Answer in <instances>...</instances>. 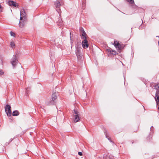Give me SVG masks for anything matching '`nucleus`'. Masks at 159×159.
I'll return each instance as SVG.
<instances>
[{
	"instance_id": "obj_11",
	"label": "nucleus",
	"mask_w": 159,
	"mask_h": 159,
	"mask_svg": "<svg viewBox=\"0 0 159 159\" xmlns=\"http://www.w3.org/2000/svg\"><path fill=\"white\" fill-rule=\"evenodd\" d=\"M129 4H131L133 7H136L134 0H126Z\"/></svg>"
},
{
	"instance_id": "obj_19",
	"label": "nucleus",
	"mask_w": 159,
	"mask_h": 159,
	"mask_svg": "<svg viewBox=\"0 0 159 159\" xmlns=\"http://www.w3.org/2000/svg\"><path fill=\"white\" fill-rule=\"evenodd\" d=\"M10 45L11 47L12 48H14L15 47V45L14 42H11Z\"/></svg>"
},
{
	"instance_id": "obj_25",
	"label": "nucleus",
	"mask_w": 159,
	"mask_h": 159,
	"mask_svg": "<svg viewBox=\"0 0 159 159\" xmlns=\"http://www.w3.org/2000/svg\"><path fill=\"white\" fill-rule=\"evenodd\" d=\"M2 7H1V5L0 4V12L2 11Z\"/></svg>"
},
{
	"instance_id": "obj_15",
	"label": "nucleus",
	"mask_w": 159,
	"mask_h": 159,
	"mask_svg": "<svg viewBox=\"0 0 159 159\" xmlns=\"http://www.w3.org/2000/svg\"><path fill=\"white\" fill-rule=\"evenodd\" d=\"M104 133L106 137L107 138V139L110 141V142H112V141L111 140V139L109 136H107V130L104 129Z\"/></svg>"
},
{
	"instance_id": "obj_2",
	"label": "nucleus",
	"mask_w": 159,
	"mask_h": 159,
	"mask_svg": "<svg viewBox=\"0 0 159 159\" xmlns=\"http://www.w3.org/2000/svg\"><path fill=\"white\" fill-rule=\"evenodd\" d=\"M81 48L76 47V54L78 59H80L81 57Z\"/></svg>"
},
{
	"instance_id": "obj_1",
	"label": "nucleus",
	"mask_w": 159,
	"mask_h": 159,
	"mask_svg": "<svg viewBox=\"0 0 159 159\" xmlns=\"http://www.w3.org/2000/svg\"><path fill=\"white\" fill-rule=\"evenodd\" d=\"M5 110L7 116H11V111L10 105H7L5 108Z\"/></svg>"
},
{
	"instance_id": "obj_23",
	"label": "nucleus",
	"mask_w": 159,
	"mask_h": 159,
	"mask_svg": "<svg viewBox=\"0 0 159 159\" xmlns=\"http://www.w3.org/2000/svg\"><path fill=\"white\" fill-rule=\"evenodd\" d=\"M78 154L80 156H82V153L81 152H79Z\"/></svg>"
},
{
	"instance_id": "obj_4",
	"label": "nucleus",
	"mask_w": 159,
	"mask_h": 159,
	"mask_svg": "<svg viewBox=\"0 0 159 159\" xmlns=\"http://www.w3.org/2000/svg\"><path fill=\"white\" fill-rule=\"evenodd\" d=\"M18 62V61L17 59L16 56L13 55V57L11 59V63L13 66L14 68H15Z\"/></svg>"
},
{
	"instance_id": "obj_24",
	"label": "nucleus",
	"mask_w": 159,
	"mask_h": 159,
	"mask_svg": "<svg viewBox=\"0 0 159 159\" xmlns=\"http://www.w3.org/2000/svg\"><path fill=\"white\" fill-rule=\"evenodd\" d=\"M4 73L2 71L0 70V75H2Z\"/></svg>"
},
{
	"instance_id": "obj_27",
	"label": "nucleus",
	"mask_w": 159,
	"mask_h": 159,
	"mask_svg": "<svg viewBox=\"0 0 159 159\" xmlns=\"http://www.w3.org/2000/svg\"><path fill=\"white\" fill-rule=\"evenodd\" d=\"M50 103L51 104H52V102H50Z\"/></svg>"
},
{
	"instance_id": "obj_7",
	"label": "nucleus",
	"mask_w": 159,
	"mask_h": 159,
	"mask_svg": "<svg viewBox=\"0 0 159 159\" xmlns=\"http://www.w3.org/2000/svg\"><path fill=\"white\" fill-rule=\"evenodd\" d=\"M84 40L82 42V47L84 48H87L88 47L89 44L87 39H84Z\"/></svg>"
},
{
	"instance_id": "obj_17",
	"label": "nucleus",
	"mask_w": 159,
	"mask_h": 159,
	"mask_svg": "<svg viewBox=\"0 0 159 159\" xmlns=\"http://www.w3.org/2000/svg\"><path fill=\"white\" fill-rule=\"evenodd\" d=\"M19 114V112L17 110H15L13 111L12 113V116H17Z\"/></svg>"
},
{
	"instance_id": "obj_8",
	"label": "nucleus",
	"mask_w": 159,
	"mask_h": 159,
	"mask_svg": "<svg viewBox=\"0 0 159 159\" xmlns=\"http://www.w3.org/2000/svg\"><path fill=\"white\" fill-rule=\"evenodd\" d=\"M155 99L156 101L157 104H158L159 102V90H157L156 92V97H155Z\"/></svg>"
},
{
	"instance_id": "obj_21",
	"label": "nucleus",
	"mask_w": 159,
	"mask_h": 159,
	"mask_svg": "<svg viewBox=\"0 0 159 159\" xmlns=\"http://www.w3.org/2000/svg\"><path fill=\"white\" fill-rule=\"evenodd\" d=\"M30 88H26V89L25 92L27 94L28 93V91H29V89H30Z\"/></svg>"
},
{
	"instance_id": "obj_16",
	"label": "nucleus",
	"mask_w": 159,
	"mask_h": 159,
	"mask_svg": "<svg viewBox=\"0 0 159 159\" xmlns=\"http://www.w3.org/2000/svg\"><path fill=\"white\" fill-rule=\"evenodd\" d=\"M22 20L20 21L19 23V25L20 27V28H23L24 25H25V23H24L23 21Z\"/></svg>"
},
{
	"instance_id": "obj_13",
	"label": "nucleus",
	"mask_w": 159,
	"mask_h": 159,
	"mask_svg": "<svg viewBox=\"0 0 159 159\" xmlns=\"http://www.w3.org/2000/svg\"><path fill=\"white\" fill-rule=\"evenodd\" d=\"M55 4L56 8H59L61 6L60 2L58 0L56 1L55 2Z\"/></svg>"
},
{
	"instance_id": "obj_9",
	"label": "nucleus",
	"mask_w": 159,
	"mask_h": 159,
	"mask_svg": "<svg viewBox=\"0 0 159 159\" xmlns=\"http://www.w3.org/2000/svg\"><path fill=\"white\" fill-rule=\"evenodd\" d=\"M8 3V5L10 6H13L16 7H18V6L17 4L13 1H9Z\"/></svg>"
},
{
	"instance_id": "obj_14",
	"label": "nucleus",
	"mask_w": 159,
	"mask_h": 159,
	"mask_svg": "<svg viewBox=\"0 0 159 159\" xmlns=\"http://www.w3.org/2000/svg\"><path fill=\"white\" fill-rule=\"evenodd\" d=\"M107 51L108 52H109L111 54L115 55L116 54V52L115 51H114L112 50V49H111V48H110L108 49L107 50Z\"/></svg>"
},
{
	"instance_id": "obj_12",
	"label": "nucleus",
	"mask_w": 159,
	"mask_h": 159,
	"mask_svg": "<svg viewBox=\"0 0 159 159\" xmlns=\"http://www.w3.org/2000/svg\"><path fill=\"white\" fill-rule=\"evenodd\" d=\"M57 93H54L52 95V99L53 101H54L57 98Z\"/></svg>"
},
{
	"instance_id": "obj_10",
	"label": "nucleus",
	"mask_w": 159,
	"mask_h": 159,
	"mask_svg": "<svg viewBox=\"0 0 159 159\" xmlns=\"http://www.w3.org/2000/svg\"><path fill=\"white\" fill-rule=\"evenodd\" d=\"M113 45H114L116 48H118L119 49H120V44L117 41H114Z\"/></svg>"
},
{
	"instance_id": "obj_18",
	"label": "nucleus",
	"mask_w": 159,
	"mask_h": 159,
	"mask_svg": "<svg viewBox=\"0 0 159 159\" xmlns=\"http://www.w3.org/2000/svg\"><path fill=\"white\" fill-rule=\"evenodd\" d=\"M155 88L157 90H159V83H157L154 86Z\"/></svg>"
},
{
	"instance_id": "obj_26",
	"label": "nucleus",
	"mask_w": 159,
	"mask_h": 159,
	"mask_svg": "<svg viewBox=\"0 0 159 159\" xmlns=\"http://www.w3.org/2000/svg\"><path fill=\"white\" fill-rule=\"evenodd\" d=\"M70 34L71 35V32H70ZM71 36L70 35V40H71Z\"/></svg>"
},
{
	"instance_id": "obj_3",
	"label": "nucleus",
	"mask_w": 159,
	"mask_h": 159,
	"mask_svg": "<svg viewBox=\"0 0 159 159\" xmlns=\"http://www.w3.org/2000/svg\"><path fill=\"white\" fill-rule=\"evenodd\" d=\"M74 115L75 117L74 122L76 123L78 122L80 120V118L79 116V112L75 109L74 110Z\"/></svg>"
},
{
	"instance_id": "obj_22",
	"label": "nucleus",
	"mask_w": 159,
	"mask_h": 159,
	"mask_svg": "<svg viewBox=\"0 0 159 159\" xmlns=\"http://www.w3.org/2000/svg\"><path fill=\"white\" fill-rule=\"evenodd\" d=\"M58 22H60V25H62V21H61V20H59V21H58V22H57V23H58Z\"/></svg>"
},
{
	"instance_id": "obj_20",
	"label": "nucleus",
	"mask_w": 159,
	"mask_h": 159,
	"mask_svg": "<svg viewBox=\"0 0 159 159\" xmlns=\"http://www.w3.org/2000/svg\"><path fill=\"white\" fill-rule=\"evenodd\" d=\"M10 34L11 36H13L14 37L15 36V34L12 31H11L10 32Z\"/></svg>"
},
{
	"instance_id": "obj_6",
	"label": "nucleus",
	"mask_w": 159,
	"mask_h": 159,
	"mask_svg": "<svg viewBox=\"0 0 159 159\" xmlns=\"http://www.w3.org/2000/svg\"><path fill=\"white\" fill-rule=\"evenodd\" d=\"M80 35L83 37V39H87L86 36V34L83 29L82 28L80 29Z\"/></svg>"
},
{
	"instance_id": "obj_5",
	"label": "nucleus",
	"mask_w": 159,
	"mask_h": 159,
	"mask_svg": "<svg viewBox=\"0 0 159 159\" xmlns=\"http://www.w3.org/2000/svg\"><path fill=\"white\" fill-rule=\"evenodd\" d=\"M20 20H22L23 18L25 19L26 16V13L25 11V10L24 9H22L20 10Z\"/></svg>"
},
{
	"instance_id": "obj_28",
	"label": "nucleus",
	"mask_w": 159,
	"mask_h": 159,
	"mask_svg": "<svg viewBox=\"0 0 159 159\" xmlns=\"http://www.w3.org/2000/svg\"><path fill=\"white\" fill-rule=\"evenodd\" d=\"M57 10V12H59V11H58V10Z\"/></svg>"
}]
</instances>
